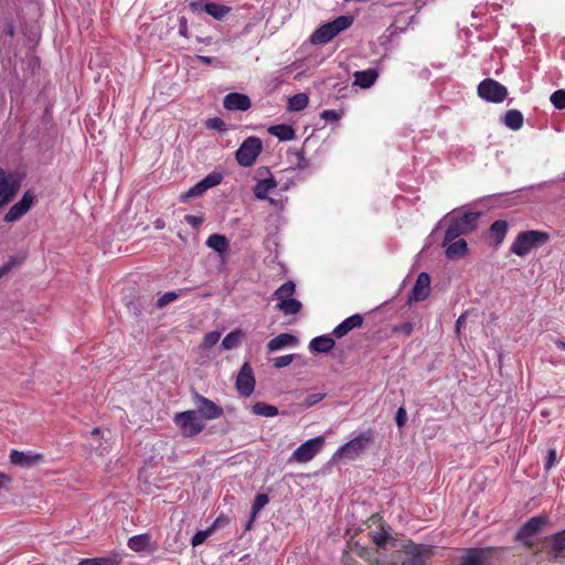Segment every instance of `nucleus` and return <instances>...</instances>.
Returning <instances> with one entry per match:
<instances>
[{
  "mask_svg": "<svg viewBox=\"0 0 565 565\" xmlns=\"http://www.w3.org/2000/svg\"><path fill=\"white\" fill-rule=\"evenodd\" d=\"M546 523L547 518L544 515L532 516L521 526L516 537L521 541H526L537 534Z\"/></svg>",
  "mask_w": 565,
  "mask_h": 565,
  "instance_id": "2eb2a0df",
  "label": "nucleus"
},
{
  "mask_svg": "<svg viewBox=\"0 0 565 565\" xmlns=\"http://www.w3.org/2000/svg\"><path fill=\"white\" fill-rule=\"evenodd\" d=\"M363 323V317L359 313L350 316L343 320L339 326L333 329L332 334L340 339L347 335L351 330L361 327Z\"/></svg>",
  "mask_w": 565,
  "mask_h": 565,
  "instance_id": "f3484780",
  "label": "nucleus"
},
{
  "mask_svg": "<svg viewBox=\"0 0 565 565\" xmlns=\"http://www.w3.org/2000/svg\"><path fill=\"white\" fill-rule=\"evenodd\" d=\"M326 393H312V394H309L305 399H303V406L305 407H311L316 404H318L319 402H321L324 397H326Z\"/></svg>",
  "mask_w": 565,
  "mask_h": 565,
  "instance_id": "c03bdc74",
  "label": "nucleus"
},
{
  "mask_svg": "<svg viewBox=\"0 0 565 565\" xmlns=\"http://www.w3.org/2000/svg\"><path fill=\"white\" fill-rule=\"evenodd\" d=\"M370 522H372L375 525L379 524V526H380V529L377 531L370 532L372 542L375 545H377L379 547L384 546L385 543L387 542L388 533L384 529V526L381 524V518L377 514H375L370 518Z\"/></svg>",
  "mask_w": 565,
  "mask_h": 565,
  "instance_id": "4be33fe9",
  "label": "nucleus"
},
{
  "mask_svg": "<svg viewBox=\"0 0 565 565\" xmlns=\"http://www.w3.org/2000/svg\"><path fill=\"white\" fill-rule=\"evenodd\" d=\"M21 186V177L0 167V209L10 203Z\"/></svg>",
  "mask_w": 565,
  "mask_h": 565,
  "instance_id": "39448f33",
  "label": "nucleus"
},
{
  "mask_svg": "<svg viewBox=\"0 0 565 565\" xmlns=\"http://www.w3.org/2000/svg\"><path fill=\"white\" fill-rule=\"evenodd\" d=\"M377 76V71L373 68L358 71L354 73V84L361 88H370L375 83Z\"/></svg>",
  "mask_w": 565,
  "mask_h": 565,
  "instance_id": "aec40b11",
  "label": "nucleus"
},
{
  "mask_svg": "<svg viewBox=\"0 0 565 565\" xmlns=\"http://www.w3.org/2000/svg\"><path fill=\"white\" fill-rule=\"evenodd\" d=\"M508 231V223L502 220H497V245L501 243Z\"/></svg>",
  "mask_w": 565,
  "mask_h": 565,
  "instance_id": "de8ad7c7",
  "label": "nucleus"
},
{
  "mask_svg": "<svg viewBox=\"0 0 565 565\" xmlns=\"http://www.w3.org/2000/svg\"><path fill=\"white\" fill-rule=\"evenodd\" d=\"M321 118L327 121H337L340 118V115L333 109H326L321 113Z\"/></svg>",
  "mask_w": 565,
  "mask_h": 565,
  "instance_id": "864d4df0",
  "label": "nucleus"
},
{
  "mask_svg": "<svg viewBox=\"0 0 565 565\" xmlns=\"http://www.w3.org/2000/svg\"><path fill=\"white\" fill-rule=\"evenodd\" d=\"M263 150L262 140L258 137L246 138L237 149L235 157L239 166L250 167Z\"/></svg>",
  "mask_w": 565,
  "mask_h": 565,
  "instance_id": "423d86ee",
  "label": "nucleus"
},
{
  "mask_svg": "<svg viewBox=\"0 0 565 565\" xmlns=\"http://www.w3.org/2000/svg\"><path fill=\"white\" fill-rule=\"evenodd\" d=\"M296 343L297 338L295 335L289 333H280L267 343V349L269 352H274Z\"/></svg>",
  "mask_w": 565,
  "mask_h": 565,
  "instance_id": "412c9836",
  "label": "nucleus"
},
{
  "mask_svg": "<svg viewBox=\"0 0 565 565\" xmlns=\"http://www.w3.org/2000/svg\"><path fill=\"white\" fill-rule=\"evenodd\" d=\"M220 338H221L220 332H217V331L209 332L204 335L202 345L206 349L212 348L213 345H215L218 342Z\"/></svg>",
  "mask_w": 565,
  "mask_h": 565,
  "instance_id": "79ce46f5",
  "label": "nucleus"
},
{
  "mask_svg": "<svg viewBox=\"0 0 565 565\" xmlns=\"http://www.w3.org/2000/svg\"><path fill=\"white\" fill-rule=\"evenodd\" d=\"M468 234L467 231L462 227L461 224L457 221V218H452L446 230L444 237V245L455 241L460 235Z\"/></svg>",
  "mask_w": 565,
  "mask_h": 565,
  "instance_id": "393cba45",
  "label": "nucleus"
},
{
  "mask_svg": "<svg viewBox=\"0 0 565 565\" xmlns=\"http://www.w3.org/2000/svg\"><path fill=\"white\" fill-rule=\"evenodd\" d=\"M434 546L409 543L394 555V565H427L433 555Z\"/></svg>",
  "mask_w": 565,
  "mask_h": 565,
  "instance_id": "f257e3e1",
  "label": "nucleus"
},
{
  "mask_svg": "<svg viewBox=\"0 0 565 565\" xmlns=\"http://www.w3.org/2000/svg\"><path fill=\"white\" fill-rule=\"evenodd\" d=\"M501 122L510 130L518 131L523 127L524 117L520 110L510 109L501 117Z\"/></svg>",
  "mask_w": 565,
  "mask_h": 565,
  "instance_id": "a211bd4d",
  "label": "nucleus"
},
{
  "mask_svg": "<svg viewBox=\"0 0 565 565\" xmlns=\"http://www.w3.org/2000/svg\"><path fill=\"white\" fill-rule=\"evenodd\" d=\"M430 295V276L427 273H420L416 282L408 295V303L419 302Z\"/></svg>",
  "mask_w": 565,
  "mask_h": 565,
  "instance_id": "4468645a",
  "label": "nucleus"
},
{
  "mask_svg": "<svg viewBox=\"0 0 565 565\" xmlns=\"http://www.w3.org/2000/svg\"><path fill=\"white\" fill-rule=\"evenodd\" d=\"M173 423L180 429L182 436L186 438L199 435L205 428V424L195 411L177 413L173 417Z\"/></svg>",
  "mask_w": 565,
  "mask_h": 565,
  "instance_id": "20e7f679",
  "label": "nucleus"
},
{
  "mask_svg": "<svg viewBox=\"0 0 565 565\" xmlns=\"http://www.w3.org/2000/svg\"><path fill=\"white\" fill-rule=\"evenodd\" d=\"M204 11L216 20H223L230 13L231 8L215 2H209L204 6Z\"/></svg>",
  "mask_w": 565,
  "mask_h": 565,
  "instance_id": "c85d7f7f",
  "label": "nucleus"
},
{
  "mask_svg": "<svg viewBox=\"0 0 565 565\" xmlns=\"http://www.w3.org/2000/svg\"><path fill=\"white\" fill-rule=\"evenodd\" d=\"M277 309L282 311L285 315L298 313L301 309V302L295 298L282 299L277 303Z\"/></svg>",
  "mask_w": 565,
  "mask_h": 565,
  "instance_id": "7c9ffc66",
  "label": "nucleus"
},
{
  "mask_svg": "<svg viewBox=\"0 0 565 565\" xmlns=\"http://www.w3.org/2000/svg\"><path fill=\"white\" fill-rule=\"evenodd\" d=\"M465 322H466V317H465L463 315H461V316L457 319V321H456V329H457V331H459V330H460V328L465 324Z\"/></svg>",
  "mask_w": 565,
  "mask_h": 565,
  "instance_id": "052dcab7",
  "label": "nucleus"
},
{
  "mask_svg": "<svg viewBox=\"0 0 565 565\" xmlns=\"http://www.w3.org/2000/svg\"><path fill=\"white\" fill-rule=\"evenodd\" d=\"M446 245V256L449 259L459 258L467 253V242L462 238H459L458 241H452Z\"/></svg>",
  "mask_w": 565,
  "mask_h": 565,
  "instance_id": "b1692460",
  "label": "nucleus"
},
{
  "mask_svg": "<svg viewBox=\"0 0 565 565\" xmlns=\"http://www.w3.org/2000/svg\"><path fill=\"white\" fill-rule=\"evenodd\" d=\"M206 245L218 254H224L228 249V241L221 234L210 235L206 239Z\"/></svg>",
  "mask_w": 565,
  "mask_h": 565,
  "instance_id": "a878e982",
  "label": "nucleus"
},
{
  "mask_svg": "<svg viewBox=\"0 0 565 565\" xmlns=\"http://www.w3.org/2000/svg\"><path fill=\"white\" fill-rule=\"evenodd\" d=\"M309 104V97L305 93H299L288 99V109L291 111L303 110Z\"/></svg>",
  "mask_w": 565,
  "mask_h": 565,
  "instance_id": "2f4dec72",
  "label": "nucleus"
},
{
  "mask_svg": "<svg viewBox=\"0 0 565 565\" xmlns=\"http://www.w3.org/2000/svg\"><path fill=\"white\" fill-rule=\"evenodd\" d=\"M184 221L186 224H189L194 230L200 228V226L203 224L204 218L199 215H185Z\"/></svg>",
  "mask_w": 565,
  "mask_h": 565,
  "instance_id": "8fccbe9b",
  "label": "nucleus"
},
{
  "mask_svg": "<svg viewBox=\"0 0 565 565\" xmlns=\"http://www.w3.org/2000/svg\"><path fill=\"white\" fill-rule=\"evenodd\" d=\"M119 559L117 557H95L84 558L78 565H118Z\"/></svg>",
  "mask_w": 565,
  "mask_h": 565,
  "instance_id": "58836bf2",
  "label": "nucleus"
},
{
  "mask_svg": "<svg viewBox=\"0 0 565 565\" xmlns=\"http://www.w3.org/2000/svg\"><path fill=\"white\" fill-rule=\"evenodd\" d=\"M179 297V295L174 291H169V292H166L163 294L157 301V307L158 308H163L166 307L167 305H169L170 302L174 301L177 298Z\"/></svg>",
  "mask_w": 565,
  "mask_h": 565,
  "instance_id": "37998d69",
  "label": "nucleus"
},
{
  "mask_svg": "<svg viewBox=\"0 0 565 565\" xmlns=\"http://www.w3.org/2000/svg\"><path fill=\"white\" fill-rule=\"evenodd\" d=\"M223 180V175L218 172H212L196 184L191 186L186 192L182 193L180 199L186 202L190 198H198L203 195L209 189L218 185Z\"/></svg>",
  "mask_w": 565,
  "mask_h": 565,
  "instance_id": "9d476101",
  "label": "nucleus"
},
{
  "mask_svg": "<svg viewBox=\"0 0 565 565\" xmlns=\"http://www.w3.org/2000/svg\"><path fill=\"white\" fill-rule=\"evenodd\" d=\"M335 345L334 340L330 335H320L313 338L309 343V349L312 352L327 353Z\"/></svg>",
  "mask_w": 565,
  "mask_h": 565,
  "instance_id": "6ab92c4d",
  "label": "nucleus"
},
{
  "mask_svg": "<svg viewBox=\"0 0 565 565\" xmlns=\"http://www.w3.org/2000/svg\"><path fill=\"white\" fill-rule=\"evenodd\" d=\"M297 157H298V168H300V169L307 168L308 167V161L303 157L302 152H297Z\"/></svg>",
  "mask_w": 565,
  "mask_h": 565,
  "instance_id": "bf43d9fd",
  "label": "nucleus"
},
{
  "mask_svg": "<svg viewBox=\"0 0 565 565\" xmlns=\"http://www.w3.org/2000/svg\"><path fill=\"white\" fill-rule=\"evenodd\" d=\"M491 554V547L467 548L459 557L458 565H489Z\"/></svg>",
  "mask_w": 565,
  "mask_h": 565,
  "instance_id": "ddd939ff",
  "label": "nucleus"
},
{
  "mask_svg": "<svg viewBox=\"0 0 565 565\" xmlns=\"http://www.w3.org/2000/svg\"><path fill=\"white\" fill-rule=\"evenodd\" d=\"M413 331H414V324L409 321L403 322L398 326L393 327L394 333L399 332V333H404L405 335H411Z\"/></svg>",
  "mask_w": 565,
  "mask_h": 565,
  "instance_id": "49530a36",
  "label": "nucleus"
},
{
  "mask_svg": "<svg viewBox=\"0 0 565 565\" xmlns=\"http://www.w3.org/2000/svg\"><path fill=\"white\" fill-rule=\"evenodd\" d=\"M198 58H199L202 63H204V64H206V65H210V64L213 62V60H214V57H212V56H203V55L198 56Z\"/></svg>",
  "mask_w": 565,
  "mask_h": 565,
  "instance_id": "680f3d73",
  "label": "nucleus"
},
{
  "mask_svg": "<svg viewBox=\"0 0 565 565\" xmlns=\"http://www.w3.org/2000/svg\"><path fill=\"white\" fill-rule=\"evenodd\" d=\"M352 15H341L333 21L320 25L311 35L310 42L315 45L329 43L338 34L349 29L353 24Z\"/></svg>",
  "mask_w": 565,
  "mask_h": 565,
  "instance_id": "f03ea898",
  "label": "nucleus"
},
{
  "mask_svg": "<svg viewBox=\"0 0 565 565\" xmlns=\"http://www.w3.org/2000/svg\"><path fill=\"white\" fill-rule=\"evenodd\" d=\"M396 425L398 427H403L407 420V414L406 411L403 407H399L396 412L395 416Z\"/></svg>",
  "mask_w": 565,
  "mask_h": 565,
  "instance_id": "5fc2aeb1",
  "label": "nucleus"
},
{
  "mask_svg": "<svg viewBox=\"0 0 565 565\" xmlns=\"http://www.w3.org/2000/svg\"><path fill=\"white\" fill-rule=\"evenodd\" d=\"M150 543L149 535L140 534L131 536L128 540V547L134 552H142L145 551Z\"/></svg>",
  "mask_w": 565,
  "mask_h": 565,
  "instance_id": "473e14b6",
  "label": "nucleus"
},
{
  "mask_svg": "<svg viewBox=\"0 0 565 565\" xmlns=\"http://www.w3.org/2000/svg\"><path fill=\"white\" fill-rule=\"evenodd\" d=\"M8 480L4 473L0 472V489L3 487L4 482Z\"/></svg>",
  "mask_w": 565,
  "mask_h": 565,
  "instance_id": "338daca9",
  "label": "nucleus"
},
{
  "mask_svg": "<svg viewBox=\"0 0 565 565\" xmlns=\"http://www.w3.org/2000/svg\"><path fill=\"white\" fill-rule=\"evenodd\" d=\"M269 502V497L265 493H258L255 497L253 507H252V516L255 518L256 514Z\"/></svg>",
  "mask_w": 565,
  "mask_h": 565,
  "instance_id": "ea45409f",
  "label": "nucleus"
},
{
  "mask_svg": "<svg viewBox=\"0 0 565 565\" xmlns=\"http://www.w3.org/2000/svg\"><path fill=\"white\" fill-rule=\"evenodd\" d=\"M277 183L275 179L268 178L257 182L254 188V194L259 200H265L268 196V192L276 188Z\"/></svg>",
  "mask_w": 565,
  "mask_h": 565,
  "instance_id": "bb28decb",
  "label": "nucleus"
},
{
  "mask_svg": "<svg viewBox=\"0 0 565 565\" xmlns=\"http://www.w3.org/2000/svg\"><path fill=\"white\" fill-rule=\"evenodd\" d=\"M245 333L241 329H236L226 334L222 341V347L225 350H233L239 345L244 339Z\"/></svg>",
  "mask_w": 565,
  "mask_h": 565,
  "instance_id": "c756f323",
  "label": "nucleus"
},
{
  "mask_svg": "<svg viewBox=\"0 0 565 565\" xmlns=\"http://www.w3.org/2000/svg\"><path fill=\"white\" fill-rule=\"evenodd\" d=\"M225 122L218 117L210 118L206 121V127L214 130H224Z\"/></svg>",
  "mask_w": 565,
  "mask_h": 565,
  "instance_id": "3c124183",
  "label": "nucleus"
},
{
  "mask_svg": "<svg viewBox=\"0 0 565 565\" xmlns=\"http://www.w3.org/2000/svg\"><path fill=\"white\" fill-rule=\"evenodd\" d=\"M255 384L254 371L249 363L245 362L236 376V390L242 396L248 397L253 394Z\"/></svg>",
  "mask_w": 565,
  "mask_h": 565,
  "instance_id": "f8f14e48",
  "label": "nucleus"
},
{
  "mask_svg": "<svg viewBox=\"0 0 565 565\" xmlns=\"http://www.w3.org/2000/svg\"><path fill=\"white\" fill-rule=\"evenodd\" d=\"M323 443V436H318L305 441L294 451L292 459L300 463L310 461L320 451Z\"/></svg>",
  "mask_w": 565,
  "mask_h": 565,
  "instance_id": "9b49d317",
  "label": "nucleus"
},
{
  "mask_svg": "<svg viewBox=\"0 0 565 565\" xmlns=\"http://www.w3.org/2000/svg\"><path fill=\"white\" fill-rule=\"evenodd\" d=\"M34 202L35 194L33 193V191H25L22 198L17 203H14L4 214L3 221L6 223L19 221L23 215H25L31 210V207L34 205Z\"/></svg>",
  "mask_w": 565,
  "mask_h": 565,
  "instance_id": "1a4fd4ad",
  "label": "nucleus"
},
{
  "mask_svg": "<svg viewBox=\"0 0 565 565\" xmlns=\"http://www.w3.org/2000/svg\"><path fill=\"white\" fill-rule=\"evenodd\" d=\"M17 265V262L14 258H11L8 263L0 266V279L7 275L12 268Z\"/></svg>",
  "mask_w": 565,
  "mask_h": 565,
  "instance_id": "4d7b16f0",
  "label": "nucleus"
},
{
  "mask_svg": "<svg viewBox=\"0 0 565 565\" xmlns=\"http://www.w3.org/2000/svg\"><path fill=\"white\" fill-rule=\"evenodd\" d=\"M294 361V354L278 356L274 360V366L277 369L285 367Z\"/></svg>",
  "mask_w": 565,
  "mask_h": 565,
  "instance_id": "09e8293b",
  "label": "nucleus"
},
{
  "mask_svg": "<svg viewBox=\"0 0 565 565\" xmlns=\"http://www.w3.org/2000/svg\"><path fill=\"white\" fill-rule=\"evenodd\" d=\"M252 412L255 415L264 416V417H274L278 415V408L273 405L265 404L263 402H257L252 406Z\"/></svg>",
  "mask_w": 565,
  "mask_h": 565,
  "instance_id": "f704fd0d",
  "label": "nucleus"
},
{
  "mask_svg": "<svg viewBox=\"0 0 565 565\" xmlns=\"http://www.w3.org/2000/svg\"><path fill=\"white\" fill-rule=\"evenodd\" d=\"M550 239V235L542 231H525L518 234L510 250L523 257L527 255L532 249L544 245Z\"/></svg>",
  "mask_w": 565,
  "mask_h": 565,
  "instance_id": "7ed1b4c3",
  "label": "nucleus"
},
{
  "mask_svg": "<svg viewBox=\"0 0 565 565\" xmlns=\"http://www.w3.org/2000/svg\"><path fill=\"white\" fill-rule=\"evenodd\" d=\"M557 461V454L555 449H550L547 452L546 461L544 463V468L550 470L554 467Z\"/></svg>",
  "mask_w": 565,
  "mask_h": 565,
  "instance_id": "603ef678",
  "label": "nucleus"
},
{
  "mask_svg": "<svg viewBox=\"0 0 565 565\" xmlns=\"http://www.w3.org/2000/svg\"><path fill=\"white\" fill-rule=\"evenodd\" d=\"M478 96L494 103V79L486 78L478 85Z\"/></svg>",
  "mask_w": 565,
  "mask_h": 565,
  "instance_id": "cd10ccee",
  "label": "nucleus"
},
{
  "mask_svg": "<svg viewBox=\"0 0 565 565\" xmlns=\"http://www.w3.org/2000/svg\"><path fill=\"white\" fill-rule=\"evenodd\" d=\"M295 284L292 281H286L284 282L276 291H275V297L279 300V301H282V299H289L291 298V296L295 294Z\"/></svg>",
  "mask_w": 565,
  "mask_h": 565,
  "instance_id": "4c0bfd02",
  "label": "nucleus"
},
{
  "mask_svg": "<svg viewBox=\"0 0 565 565\" xmlns=\"http://www.w3.org/2000/svg\"><path fill=\"white\" fill-rule=\"evenodd\" d=\"M557 347L562 348L563 350H565V342L563 341H557L556 342Z\"/></svg>",
  "mask_w": 565,
  "mask_h": 565,
  "instance_id": "774afa93",
  "label": "nucleus"
},
{
  "mask_svg": "<svg viewBox=\"0 0 565 565\" xmlns=\"http://www.w3.org/2000/svg\"><path fill=\"white\" fill-rule=\"evenodd\" d=\"M552 556H553L554 561H556L558 563H564L565 562V548L564 550L552 548Z\"/></svg>",
  "mask_w": 565,
  "mask_h": 565,
  "instance_id": "13d9d810",
  "label": "nucleus"
},
{
  "mask_svg": "<svg viewBox=\"0 0 565 565\" xmlns=\"http://www.w3.org/2000/svg\"><path fill=\"white\" fill-rule=\"evenodd\" d=\"M185 33H186V21L184 18H181L180 34L185 35Z\"/></svg>",
  "mask_w": 565,
  "mask_h": 565,
  "instance_id": "e2e57ef3",
  "label": "nucleus"
},
{
  "mask_svg": "<svg viewBox=\"0 0 565 565\" xmlns=\"http://www.w3.org/2000/svg\"><path fill=\"white\" fill-rule=\"evenodd\" d=\"M220 518H217L214 523L204 531H198L191 540L193 546H199L205 542V540L214 532V530L218 526Z\"/></svg>",
  "mask_w": 565,
  "mask_h": 565,
  "instance_id": "c9c22d12",
  "label": "nucleus"
},
{
  "mask_svg": "<svg viewBox=\"0 0 565 565\" xmlns=\"http://www.w3.org/2000/svg\"><path fill=\"white\" fill-rule=\"evenodd\" d=\"M192 397L196 407L194 411L196 412L198 416L200 415L201 419L213 420L223 416V408L215 404L212 399L196 392L193 393Z\"/></svg>",
  "mask_w": 565,
  "mask_h": 565,
  "instance_id": "6e6552de",
  "label": "nucleus"
},
{
  "mask_svg": "<svg viewBox=\"0 0 565 565\" xmlns=\"http://www.w3.org/2000/svg\"><path fill=\"white\" fill-rule=\"evenodd\" d=\"M10 461L17 466L28 467L34 462V459L22 451L12 450L10 454Z\"/></svg>",
  "mask_w": 565,
  "mask_h": 565,
  "instance_id": "e433bc0d",
  "label": "nucleus"
},
{
  "mask_svg": "<svg viewBox=\"0 0 565 565\" xmlns=\"http://www.w3.org/2000/svg\"><path fill=\"white\" fill-rule=\"evenodd\" d=\"M268 132L281 141L292 140L296 136L295 129L290 125L286 124L270 126L268 128Z\"/></svg>",
  "mask_w": 565,
  "mask_h": 565,
  "instance_id": "5701e85b",
  "label": "nucleus"
},
{
  "mask_svg": "<svg viewBox=\"0 0 565 565\" xmlns=\"http://www.w3.org/2000/svg\"><path fill=\"white\" fill-rule=\"evenodd\" d=\"M344 564L345 565H358V562L350 556H344Z\"/></svg>",
  "mask_w": 565,
  "mask_h": 565,
  "instance_id": "0e129e2a",
  "label": "nucleus"
},
{
  "mask_svg": "<svg viewBox=\"0 0 565 565\" xmlns=\"http://www.w3.org/2000/svg\"><path fill=\"white\" fill-rule=\"evenodd\" d=\"M481 213L479 212H467L461 217H457L459 224L467 231V233L472 232L477 226V221L480 217Z\"/></svg>",
  "mask_w": 565,
  "mask_h": 565,
  "instance_id": "72a5a7b5",
  "label": "nucleus"
},
{
  "mask_svg": "<svg viewBox=\"0 0 565 565\" xmlns=\"http://www.w3.org/2000/svg\"><path fill=\"white\" fill-rule=\"evenodd\" d=\"M552 548H565V530L557 532L552 536Z\"/></svg>",
  "mask_w": 565,
  "mask_h": 565,
  "instance_id": "a18cd8bd",
  "label": "nucleus"
},
{
  "mask_svg": "<svg viewBox=\"0 0 565 565\" xmlns=\"http://www.w3.org/2000/svg\"><path fill=\"white\" fill-rule=\"evenodd\" d=\"M371 433H362L338 449L334 457L353 460L358 458L371 444Z\"/></svg>",
  "mask_w": 565,
  "mask_h": 565,
  "instance_id": "0eeeda50",
  "label": "nucleus"
},
{
  "mask_svg": "<svg viewBox=\"0 0 565 565\" xmlns=\"http://www.w3.org/2000/svg\"><path fill=\"white\" fill-rule=\"evenodd\" d=\"M508 96L505 86L497 82V104L502 103Z\"/></svg>",
  "mask_w": 565,
  "mask_h": 565,
  "instance_id": "6e6d98bb",
  "label": "nucleus"
},
{
  "mask_svg": "<svg viewBox=\"0 0 565 565\" xmlns=\"http://www.w3.org/2000/svg\"><path fill=\"white\" fill-rule=\"evenodd\" d=\"M154 227L156 228H163L164 227V222L160 218H158L156 222H154Z\"/></svg>",
  "mask_w": 565,
  "mask_h": 565,
  "instance_id": "69168bd1",
  "label": "nucleus"
},
{
  "mask_svg": "<svg viewBox=\"0 0 565 565\" xmlns=\"http://www.w3.org/2000/svg\"><path fill=\"white\" fill-rule=\"evenodd\" d=\"M223 106L227 110L246 111L250 108L249 97L242 93H230L223 99Z\"/></svg>",
  "mask_w": 565,
  "mask_h": 565,
  "instance_id": "dca6fc26",
  "label": "nucleus"
},
{
  "mask_svg": "<svg viewBox=\"0 0 565 565\" xmlns=\"http://www.w3.org/2000/svg\"><path fill=\"white\" fill-rule=\"evenodd\" d=\"M551 103L557 109H565V90L558 89L551 95Z\"/></svg>",
  "mask_w": 565,
  "mask_h": 565,
  "instance_id": "a19ab883",
  "label": "nucleus"
}]
</instances>
